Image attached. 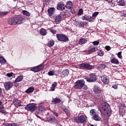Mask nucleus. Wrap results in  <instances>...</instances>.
I'll list each match as a JSON object with an SVG mask.
<instances>
[{
  "label": "nucleus",
  "instance_id": "1",
  "mask_svg": "<svg viewBox=\"0 0 126 126\" xmlns=\"http://www.w3.org/2000/svg\"><path fill=\"white\" fill-rule=\"evenodd\" d=\"M99 110L101 114H103V115H105V116H111V114H112L110 105L106 102L103 103L100 105Z\"/></svg>",
  "mask_w": 126,
  "mask_h": 126
},
{
  "label": "nucleus",
  "instance_id": "2",
  "mask_svg": "<svg viewBox=\"0 0 126 126\" xmlns=\"http://www.w3.org/2000/svg\"><path fill=\"white\" fill-rule=\"evenodd\" d=\"M74 88L77 90H81V89L87 90L88 89V87L85 85V81L83 80H79L75 82Z\"/></svg>",
  "mask_w": 126,
  "mask_h": 126
},
{
  "label": "nucleus",
  "instance_id": "3",
  "mask_svg": "<svg viewBox=\"0 0 126 126\" xmlns=\"http://www.w3.org/2000/svg\"><path fill=\"white\" fill-rule=\"evenodd\" d=\"M25 22L24 19L22 17H13L8 20L7 23L9 25H15L16 24H20Z\"/></svg>",
  "mask_w": 126,
  "mask_h": 126
},
{
  "label": "nucleus",
  "instance_id": "4",
  "mask_svg": "<svg viewBox=\"0 0 126 126\" xmlns=\"http://www.w3.org/2000/svg\"><path fill=\"white\" fill-rule=\"evenodd\" d=\"M94 93L95 96L97 97L98 99H101V98H103L104 96V93H103V91L101 90L100 87L97 86H95L94 88Z\"/></svg>",
  "mask_w": 126,
  "mask_h": 126
},
{
  "label": "nucleus",
  "instance_id": "5",
  "mask_svg": "<svg viewBox=\"0 0 126 126\" xmlns=\"http://www.w3.org/2000/svg\"><path fill=\"white\" fill-rule=\"evenodd\" d=\"M79 67L81 69H93L95 68V65H90V63L85 62L79 64Z\"/></svg>",
  "mask_w": 126,
  "mask_h": 126
},
{
  "label": "nucleus",
  "instance_id": "6",
  "mask_svg": "<svg viewBox=\"0 0 126 126\" xmlns=\"http://www.w3.org/2000/svg\"><path fill=\"white\" fill-rule=\"evenodd\" d=\"M91 116L93 117V120L94 121H101V117L98 114V113L96 112V110L92 109L90 111Z\"/></svg>",
  "mask_w": 126,
  "mask_h": 126
},
{
  "label": "nucleus",
  "instance_id": "7",
  "mask_svg": "<svg viewBox=\"0 0 126 126\" xmlns=\"http://www.w3.org/2000/svg\"><path fill=\"white\" fill-rule=\"evenodd\" d=\"M75 122L77 123V124H83L84 123H86V122H87V118L85 115H81L80 116H78L76 118Z\"/></svg>",
  "mask_w": 126,
  "mask_h": 126
},
{
  "label": "nucleus",
  "instance_id": "8",
  "mask_svg": "<svg viewBox=\"0 0 126 126\" xmlns=\"http://www.w3.org/2000/svg\"><path fill=\"white\" fill-rule=\"evenodd\" d=\"M44 122H48V123H49L50 124H52L53 125L55 124H58V123H59V121H58V119H57L53 115L47 117L46 120H44Z\"/></svg>",
  "mask_w": 126,
  "mask_h": 126
},
{
  "label": "nucleus",
  "instance_id": "9",
  "mask_svg": "<svg viewBox=\"0 0 126 126\" xmlns=\"http://www.w3.org/2000/svg\"><path fill=\"white\" fill-rule=\"evenodd\" d=\"M25 109L31 112H34L37 109V104L35 103H30L27 105Z\"/></svg>",
  "mask_w": 126,
  "mask_h": 126
},
{
  "label": "nucleus",
  "instance_id": "10",
  "mask_svg": "<svg viewBox=\"0 0 126 126\" xmlns=\"http://www.w3.org/2000/svg\"><path fill=\"white\" fill-rule=\"evenodd\" d=\"M56 37L58 41L64 43V42H67L68 41V37H67L65 35L63 34H57Z\"/></svg>",
  "mask_w": 126,
  "mask_h": 126
},
{
  "label": "nucleus",
  "instance_id": "11",
  "mask_svg": "<svg viewBox=\"0 0 126 126\" xmlns=\"http://www.w3.org/2000/svg\"><path fill=\"white\" fill-rule=\"evenodd\" d=\"M65 16V12L61 13L60 14L57 15L55 19V22L56 24H59L62 21V18H63Z\"/></svg>",
  "mask_w": 126,
  "mask_h": 126
},
{
  "label": "nucleus",
  "instance_id": "12",
  "mask_svg": "<svg viewBox=\"0 0 126 126\" xmlns=\"http://www.w3.org/2000/svg\"><path fill=\"white\" fill-rule=\"evenodd\" d=\"M44 67H45V65H44L43 64H41L37 66L31 68V71H33L34 72H39V71L42 70Z\"/></svg>",
  "mask_w": 126,
  "mask_h": 126
},
{
  "label": "nucleus",
  "instance_id": "13",
  "mask_svg": "<svg viewBox=\"0 0 126 126\" xmlns=\"http://www.w3.org/2000/svg\"><path fill=\"white\" fill-rule=\"evenodd\" d=\"M85 79L88 82H95L98 79V78L95 74H91L90 78H85Z\"/></svg>",
  "mask_w": 126,
  "mask_h": 126
},
{
  "label": "nucleus",
  "instance_id": "14",
  "mask_svg": "<svg viewBox=\"0 0 126 126\" xmlns=\"http://www.w3.org/2000/svg\"><path fill=\"white\" fill-rule=\"evenodd\" d=\"M119 113L122 117H124L126 114V104L125 103L121 104V106L119 107Z\"/></svg>",
  "mask_w": 126,
  "mask_h": 126
},
{
  "label": "nucleus",
  "instance_id": "15",
  "mask_svg": "<svg viewBox=\"0 0 126 126\" xmlns=\"http://www.w3.org/2000/svg\"><path fill=\"white\" fill-rule=\"evenodd\" d=\"M57 10H60V11L65 9V5L64 4V2L63 1L59 2L57 3Z\"/></svg>",
  "mask_w": 126,
  "mask_h": 126
},
{
  "label": "nucleus",
  "instance_id": "16",
  "mask_svg": "<svg viewBox=\"0 0 126 126\" xmlns=\"http://www.w3.org/2000/svg\"><path fill=\"white\" fill-rule=\"evenodd\" d=\"M4 87L6 91H8L13 87V83L11 82H6L4 83Z\"/></svg>",
  "mask_w": 126,
  "mask_h": 126
},
{
  "label": "nucleus",
  "instance_id": "17",
  "mask_svg": "<svg viewBox=\"0 0 126 126\" xmlns=\"http://www.w3.org/2000/svg\"><path fill=\"white\" fill-rule=\"evenodd\" d=\"M46 108L43 105H39L37 109L36 114H39V115H43L45 113Z\"/></svg>",
  "mask_w": 126,
  "mask_h": 126
},
{
  "label": "nucleus",
  "instance_id": "18",
  "mask_svg": "<svg viewBox=\"0 0 126 126\" xmlns=\"http://www.w3.org/2000/svg\"><path fill=\"white\" fill-rule=\"evenodd\" d=\"M13 104H14L15 107L18 108V107H21V101L18 100V99L16 98H14L13 100Z\"/></svg>",
  "mask_w": 126,
  "mask_h": 126
},
{
  "label": "nucleus",
  "instance_id": "19",
  "mask_svg": "<svg viewBox=\"0 0 126 126\" xmlns=\"http://www.w3.org/2000/svg\"><path fill=\"white\" fill-rule=\"evenodd\" d=\"M82 20H86L87 21H89V22H93V18L90 15H84L82 16Z\"/></svg>",
  "mask_w": 126,
  "mask_h": 126
},
{
  "label": "nucleus",
  "instance_id": "20",
  "mask_svg": "<svg viewBox=\"0 0 126 126\" xmlns=\"http://www.w3.org/2000/svg\"><path fill=\"white\" fill-rule=\"evenodd\" d=\"M78 24L80 28H86L88 25L87 22H79Z\"/></svg>",
  "mask_w": 126,
  "mask_h": 126
},
{
  "label": "nucleus",
  "instance_id": "21",
  "mask_svg": "<svg viewBox=\"0 0 126 126\" xmlns=\"http://www.w3.org/2000/svg\"><path fill=\"white\" fill-rule=\"evenodd\" d=\"M72 2L70 0L67 1L65 5V7L67 9H71L72 8Z\"/></svg>",
  "mask_w": 126,
  "mask_h": 126
},
{
  "label": "nucleus",
  "instance_id": "22",
  "mask_svg": "<svg viewBox=\"0 0 126 126\" xmlns=\"http://www.w3.org/2000/svg\"><path fill=\"white\" fill-rule=\"evenodd\" d=\"M101 79L104 84H108L109 83V79L106 75H103L101 77Z\"/></svg>",
  "mask_w": 126,
  "mask_h": 126
},
{
  "label": "nucleus",
  "instance_id": "23",
  "mask_svg": "<svg viewBox=\"0 0 126 126\" xmlns=\"http://www.w3.org/2000/svg\"><path fill=\"white\" fill-rule=\"evenodd\" d=\"M55 9L54 7H51L49 8L47 11L49 16L50 17L52 16V15H53V14L55 13Z\"/></svg>",
  "mask_w": 126,
  "mask_h": 126
},
{
  "label": "nucleus",
  "instance_id": "24",
  "mask_svg": "<svg viewBox=\"0 0 126 126\" xmlns=\"http://www.w3.org/2000/svg\"><path fill=\"white\" fill-rule=\"evenodd\" d=\"M52 102L53 104H59V103L62 102V100L61 98H59V97H56L52 99Z\"/></svg>",
  "mask_w": 126,
  "mask_h": 126
},
{
  "label": "nucleus",
  "instance_id": "25",
  "mask_svg": "<svg viewBox=\"0 0 126 126\" xmlns=\"http://www.w3.org/2000/svg\"><path fill=\"white\" fill-rule=\"evenodd\" d=\"M59 107H60L62 110H63L66 114L67 116H69L70 113H69V111L65 108V106L62 105V106H60V105H58Z\"/></svg>",
  "mask_w": 126,
  "mask_h": 126
},
{
  "label": "nucleus",
  "instance_id": "26",
  "mask_svg": "<svg viewBox=\"0 0 126 126\" xmlns=\"http://www.w3.org/2000/svg\"><path fill=\"white\" fill-rule=\"evenodd\" d=\"M87 41H88V39L87 38H81L79 41V44L80 45H84V44L87 42Z\"/></svg>",
  "mask_w": 126,
  "mask_h": 126
},
{
  "label": "nucleus",
  "instance_id": "27",
  "mask_svg": "<svg viewBox=\"0 0 126 126\" xmlns=\"http://www.w3.org/2000/svg\"><path fill=\"white\" fill-rule=\"evenodd\" d=\"M23 75L18 76L15 80L14 83H17V82H20L23 80Z\"/></svg>",
  "mask_w": 126,
  "mask_h": 126
},
{
  "label": "nucleus",
  "instance_id": "28",
  "mask_svg": "<svg viewBox=\"0 0 126 126\" xmlns=\"http://www.w3.org/2000/svg\"><path fill=\"white\" fill-rule=\"evenodd\" d=\"M34 87H30L25 91V93H27V94H30V93H33V91H34Z\"/></svg>",
  "mask_w": 126,
  "mask_h": 126
},
{
  "label": "nucleus",
  "instance_id": "29",
  "mask_svg": "<svg viewBox=\"0 0 126 126\" xmlns=\"http://www.w3.org/2000/svg\"><path fill=\"white\" fill-rule=\"evenodd\" d=\"M111 63H114V64H119L120 62H119V60L116 58H112L111 59Z\"/></svg>",
  "mask_w": 126,
  "mask_h": 126
},
{
  "label": "nucleus",
  "instance_id": "30",
  "mask_svg": "<svg viewBox=\"0 0 126 126\" xmlns=\"http://www.w3.org/2000/svg\"><path fill=\"white\" fill-rule=\"evenodd\" d=\"M39 33L40 35H42V36H45V35H47V31H46L45 29H41L39 31Z\"/></svg>",
  "mask_w": 126,
  "mask_h": 126
},
{
  "label": "nucleus",
  "instance_id": "31",
  "mask_svg": "<svg viewBox=\"0 0 126 126\" xmlns=\"http://www.w3.org/2000/svg\"><path fill=\"white\" fill-rule=\"evenodd\" d=\"M62 74L64 76H67L68 74H69V70L66 69L63 70L62 71Z\"/></svg>",
  "mask_w": 126,
  "mask_h": 126
},
{
  "label": "nucleus",
  "instance_id": "32",
  "mask_svg": "<svg viewBox=\"0 0 126 126\" xmlns=\"http://www.w3.org/2000/svg\"><path fill=\"white\" fill-rule=\"evenodd\" d=\"M118 5H120L121 6H125L126 5V2L125 0H120L117 2Z\"/></svg>",
  "mask_w": 126,
  "mask_h": 126
},
{
  "label": "nucleus",
  "instance_id": "33",
  "mask_svg": "<svg viewBox=\"0 0 126 126\" xmlns=\"http://www.w3.org/2000/svg\"><path fill=\"white\" fill-rule=\"evenodd\" d=\"M54 45H55V41L53 39L49 40L47 43V46L50 47H53Z\"/></svg>",
  "mask_w": 126,
  "mask_h": 126
},
{
  "label": "nucleus",
  "instance_id": "34",
  "mask_svg": "<svg viewBox=\"0 0 126 126\" xmlns=\"http://www.w3.org/2000/svg\"><path fill=\"white\" fill-rule=\"evenodd\" d=\"M5 63H6V60L4 59L3 57H0V63L1 64H5Z\"/></svg>",
  "mask_w": 126,
  "mask_h": 126
},
{
  "label": "nucleus",
  "instance_id": "35",
  "mask_svg": "<svg viewBox=\"0 0 126 126\" xmlns=\"http://www.w3.org/2000/svg\"><path fill=\"white\" fill-rule=\"evenodd\" d=\"M95 51H96V48H95V47H90L88 50V53L89 54H92V53H94V52H95Z\"/></svg>",
  "mask_w": 126,
  "mask_h": 126
},
{
  "label": "nucleus",
  "instance_id": "36",
  "mask_svg": "<svg viewBox=\"0 0 126 126\" xmlns=\"http://www.w3.org/2000/svg\"><path fill=\"white\" fill-rule=\"evenodd\" d=\"M0 113L1 114H5L6 113V111H5V108L4 107H0Z\"/></svg>",
  "mask_w": 126,
  "mask_h": 126
},
{
  "label": "nucleus",
  "instance_id": "37",
  "mask_svg": "<svg viewBox=\"0 0 126 126\" xmlns=\"http://www.w3.org/2000/svg\"><path fill=\"white\" fill-rule=\"evenodd\" d=\"M99 14V12H94L93 14V15L92 16V18H93V22H94V20H95V18H96V16Z\"/></svg>",
  "mask_w": 126,
  "mask_h": 126
},
{
  "label": "nucleus",
  "instance_id": "38",
  "mask_svg": "<svg viewBox=\"0 0 126 126\" xmlns=\"http://www.w3.org/2000/svg\"><path fill=\"white\" fill-rule=\"evenodd\" d=\"M22 13L23 14H24V15H26V16H28V17H29L31 15L30 14V13H29L28 11L26 10H23L22 12Z\"/></svg>",
  "mask_w": 126,
  "mask_h": 126
},
{
  "label": "nucleus",
  "instance_id": "39",
  "mask_svg": "<svg viewBox=\"0 0 126 126\" xmlns=\"http://www.w3.org/2000/svg\"><path fill=\"white\" fill-rule=\"evenodd\" d=\"M97 55L100 57H103L104 56V51L102 50H98L97 51Z\"/></svg>",
  "mask_w": 126,
  "mask_h": 126
},
{
  "label": "nucleus",
  "instance_id": "40",
  "mask_svg": "<svg viewBox=\"0 0 126 126\" xmlns=\"http://www.w3.org/2000/svg\"><path fill=\"white\" fill-rule=\"evenodd\" d=\"M83 14V9L82 8L79 9L78 12V16L79 15H82Z\"/></svg>",
  "mask_w": 126,
  "mask_h": 126
},
{
  "label": "nucleus",
  "instance_id": "41",
  "mask_svg": "<svg viewBox=\"0 0 126 126\" xmlns=\"http://www.w3.org/2000/svg\"><path fill=\"white\" fill-rule=\"evenodd\" d=\"M108 5L112 7H114L115 6V2H113V1H110L108 2Z\"/></svg>",
  "mask_w": 126,
  "mask_h": 126
},
{
  "label": "nucleus",
  "instance_id": "42",
  "mask_svg": "<svg viewBox=\"0 0 126 126\" xmlns=\"http://www.w3.org/2000/svg\"><path fill=\"white\" fill-rule=\"evenodd\" d=\"M48 74L50 76H52L53 75H55V72H54L53 71H49L48 72Z\"/></svg>",
  "mask_w": 126,
  "mask_h": 126
},
{
  "label": "nucleus",
  "instance_id": "43",
  "mask_svg": "<svg viewBox=\"0 0 126 126\" xmlns=\"http://www.w3.org/2000/svg\"><path fill=\"white\" fill-rule=\"evenodd\" d=\"M50 32H51L52 33H53V34H56V33H57V31L55 30L53 28H50L49 29Z\"/></svg>",
  "mask_w": 126,
  "mask_h": 126
},
{
  "label": "nucleus",
  "instance_id": "44",
  "mask_svg": "<svg viewBox=\"0 0 126 126\" xmlns=\"http://www.w3.org/2000/svg\"><path fill=\"white\" fill-rule=\"evenodd\" d=\"M117 56L119 59H122L123 58V56H122V52H120L117 54Z\"/></svg>",
  "mask_w": 126,
  "mask_h": 126
},
{
  "label": "nucleus",
  "instance_id": "45",
  "mask_svg": "<svg viewBox=\"0 0 126 126\" xmlns=\"http://www.w3.org/2000/svg\"><path fill=\"white\" fill-rule=\"evenodd\" d=\"M93 44L94 46H98L99 45V41H95L93 42Z\"/></svg>",
  "mask_w": 126,
  "mask_h": 126
},
{
  "label": "nucleus",
  "instance_id": "46",
  "mask_svg": "<svg viewBox=\"0 0 126 126\" xmlns=\"http://www.w3.org/2000/svg\"><path fill=\"white\" fill-rule=\"evenodd\" d=\"M8 14V11H5L4 12L1 13V15H2V16H4L5 15H7V14Z\"/></svg>",
  "mask_w": 126,
  "mask_h": 126
},
{
  "label": "nucleus",
  "instance_id": "47",
  "mask_svg": "<svg viewBox=\"0 0 126 126\" xmlns=\"http://www.w3.org/2000/svg\"><path fill=\"white\" fill-rule=\"evenodd\" d=\"M94 106H95L94 102H92V103H90L89 105V107H94Z\"/></svg>",
  "mask_w": 126,
  "mask_h": 126
},
{
  "label": "nucleus",
  "instance_id": "48",
  "mask_svg": "<svg viewBox=\"0 0 126 126\" xmlns=\"http://www.w3.org/2000/svg\"><path fill=\"white\" fill-rule=\"evenodd\" d=\"M105 49L106 51H110V50H111V47L109 46H105Z\"/></svg>",
  "mask_w": 126,
  "mask_h": 126
},
{
  "label": "nucleus",
  "instance_id": "49",
  "mask_svg": "<svg viewBox=\"0 0 126 126\" xmlns=\"http://www.w3.org/2000/svg\"><path fill=\"white\" fill-rule=\"evenodd\" d=\"M58 85V83L55 82L53 84H52V87H54V88H56V87Z\"/></svg>",
  "mask_w": 126,
  "mask_h": 126
},
{
  "label": "nucleus",
  "instance_id": "50",
  "mask_svg": "<svg viewBox=\"0 0 126 126\" xmlns=\"http://www.w3.org/2000/svg\"><path fill=\"white\" fill-rule=\"evenodd\" d=\"M100 67L101 68H106V65L104 64H101Z\"/></svg>",
  "mask_w": 126,
  "mask_h": 126
},
{
  "label": "nucleus",
  "instance_id": "51",
  "mask_svg": "<svg viewBox=\"0 0 126 126\" xmlns=\"http://www.w3.org/2000/svg\"><path fill=\"white\" fill-rule=\"evenodd\" d=\"M4 126H11V123H5L4 124Z\"/></svg>",
  "mask_w": 126,
  "mask_h": 126
},
{
  "label": "nucleus",
  "instance_id": "52",
  "mask_svg": "<svg viewBox=\"0 0 126 126\" xmlns=\"http://www.w3.org/2000/svg\"><path fill=\"white\" fill-rule=\"evenodd\" d=\"M112 88H114V89H118V86H117V85H113Z\"/></svg>",
  "mask_w": 126,
  "mask_h": 126
},
{
  "label": "nucleus",
  "instance_id": "53",
  "mask_svg": "<svg viewBox=\"0 0 126 126\" xmlns=\"http://www.w3.org/2000/svg\"><path fill=\"white\" fill-rule=\"evenodd\" d=\"M71 9V12H72V13L73 14H74V13H75V11L74 10V9H73V7H72V8L70 9Z\"/></svg>",
  "mask_w": 126,
  "mask_h": 126
},
{
  "label": "nucleus",
  "instance_id": "54",
  "mask_svg": "<svg viewBox=\"0 0 126 126\" xmlns=\"http://www.w3.org/2000/svg\"><path fill=\"white\" fill-rule=\"evenodd\" d=\"M11 126H19V125L16 123L11 124Z\"/></svg>",
  "mask_w": 126,
  "mask_h": 126
},
{
  "label": "nucleus",
  "instance_id": "55",
  "mask_svg": "<svg viewBox=\"0 0 126 126\" xmlns=\"http://www.w3.org/2000/svg\"><path fill=\"white\" fill-rule=\"evenodd\" d=\"M53 114L54 116H56V117H59V114L56 111L53 112Z\"/></svg>",
  "mask_w": 126,
  "mask_h": 126
},
{
  "label": "nucleus",
  "instance_id": "56",
  "mask_svg": "<svg viewBox=\"0 0 126 126\" xmlns=\"http://www.w3.org/2000/svg\"><path fill=\"white\" fill-rule=\"evenodd\" d=\"M7 76L8 77H11V76H12V74L11 73H7Z\"/></svg>",
  "mask_w": 126,
  "mask_h": 126
},
{
  "label": "nucleus",
  "instance_id": "57",
  "mask_svg": "<svg viewBox=\"0 0 126 126\" xmlns=\"http://www.w3.org/2000/svg\"><path fill=\"white\" fill-rule=\"evenodd\" d=\"M78 22H77V21L74 22V25H75V26H77V25H78Z\"/></svg>",
  "mask_w": 126,
  "mask_h": 126
},
{
  "label": "nucleus",
  "instance_id": "58",
  "mask_svg": "<svg viewBox=\"0 0 126 126\" xmlns=\"http://www.w3.org/2000/svg\"><path fill=\"white\" fill-rule=\"evenodd\" d=\"M55 87H53V86H52V87H51V91H55Z\"/></svg>",
  "mask_w": 126,
  "mask_h": 126
},
{
  "label": "nucleus",
  "instance_id": "59",
  "mask_svg": "<svg viewBox=\"0 0 126 126\" xmlns=\"http://www.w3.org/2000/svg\"><path fill=\"white\" fill-rule=\"evenodd\" d=\"M2 94V92L1 91V89L0 88V96Z\"/></svg>",
  "mask_w": 126,
  "mask_h": 126
},
{
  "label": "nucleus",
  "instance_id": "60",
  "mask_svg": "<svg viewBox=\"0 0 126 126\" xmlns=\"http://www.w3.org/2000/svg\"><path fill=\"white\" fill-rule=\"evenodd\" d=\"M35 116L37 117V118H38V119H40V120H42V118H41L40 117V116H39L38 115H37V114H35Z\"/></svg>",
  "mask_w": 126,
  "mask_h": 126
},
{
  "label": "nucleus",
  "instance_id": "61",
  "mask_svg": "<svg viewBox=\"0 0 126 126\" xmlns=\"http://www.w3.org/2000/svg\"><path fill=\"white\" fill-rule=\"evenodd\" d=\"M50 0H43L45 2H48Z\"/></svg>",
  "mask_w": 126,
  "mask_h": 126
},
{
  "label": "nucleus",
  "instance_id": "62",
  "mask_svg": "<svg viewBox=\"0 0 126 126\" xmlns=\"http://www.w3.org/2000/svg\"><path fill=\"white\" fill-rule=\"evenodd\" d=\"M83 97V95H80L79 96L80 99H81V97Z\"/></svg>",
  "mask_w": 126,
  "mask_h": 126
},
{
  "label": "nucleus",
  "instance_id": "63",
  "mask_svg": "<svg viewBox=\"0 0 126 126\" xmlns=\"http://www.w3.org/2000/svg\"><path fill=\"white\" fill-rule=\"evenodd\" d=\"M2 104V102L1 101H0V105H1Z\"/></svg>",
  "mask_w": 126,
  "mask_h": 126
},
{
  "label": "nucleus",
  "instance_id": "64",
  "mask_svg": "<svg viewBox=\"0 0 126 126\" xmlns=\"http://www.w3.org/2000/svg\"><path fill=\"white\" fill-rule=\"evenodd\" d=\"M124 17H126V14H124Z\"/></svg>",
  "mask_w": 126,
  "mask_h": 126
}]
</instances>
